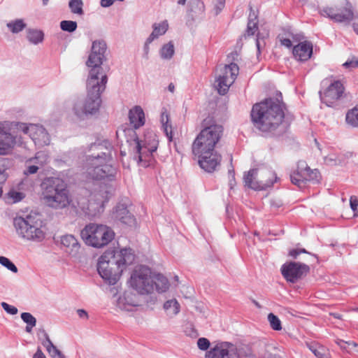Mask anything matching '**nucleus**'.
Here are the masks:
<instances>
[{
	"instance_id": "9",
	"label": "nucleus",
	"mask_w": 358,
	"mask_h": 358,
	"mask_svg": "<svg viewBox=\"0 0 358 358\" xmlns=\"http://www.w3.org/2000/svg\"><path fill=\"white\" fill-rule=\"evenodd\" d=\"M151 280V271L145 266L136 267L130 278L131 286L139 294H149L154 291Z\"/></svg>"
},
{
	"instance_id": "32",
	"label": "nucleus",
	"mask_w": 358,
	"mask_h": 358,
	"mask_svg": "<svg viewBox=\"0 0 358 358\" xmlns=\"http://www.w3.org/2000/svg\"><path fill=\"white\" fill-rule=\"evenodd\" d=\"M50 157L47 152L39 151L37 152L34 157L30 158L27 162L35 164L40 167H43L49 161Z\"/></svg>"
},
{
	"instance_id": "17",
	"label": "nucleus",
	"mask_w": 358,
	"mask_h": 358,
	"mask_svg": "<svg viewBox=\"0 0 358 358\" xmlns=\"http://www.w3.org/2000/svg\"><path fill=\"white\" fill-rule=\"evenodd\" d=\"M193 154L198 157L199 166L208 173L216 171L222 161V156L217 150L194 152Z\"/></svg>"
},
{
	"instance_id": "22",
	"label": "nucleus",
	"mask_w": 358,
	"mask_h": 358,
	"mask_svg": "<svg viewBox=\"0 0 358 358\" xmlns=\"http://www.w3.org/2000/svg\"><path fill=\"white\" fill-rule=\"evenodd\" d=\"M139 296L133 292L126 291L117 300V306L121 310L132 311L135 307L140 305Z\"/></svg>"
},
{
	"instance_id": "6",
	"label": "nucleus",
	"mask_w": 358,
	"mask_h": 358,
	"mask_svg": "<svg viewBox=\"0 0 358 358\" xmlns=\"http://www.w3.org/2000/svg\"><path fill=\"white\" fill-rule=\"evenodd\" d=\"M41 220L36 215H27L25 217H17L13 220L16 232L21 238L38 242L45 238V232L41 229Z\"/></svg>"
},
{
	"instance_id": "48",
	"label": "nucleus",
	"mask_w": 358,
	"mask_h": 358,
	"mask_svg": "<svg viewBox=\"0 0 358 358\" xmlns=\"http://www.w3.org/2000/svg\"><path fill=\"white\" fill-rule=\"evenodd\" d=\"M310 349L317 358H329V355L326 353L325 350L322 347L318 348L311 347Z\"/></svg>"
},
{
	"instance_id": "13",
	"label": "nucleus",
	"mask_w": 358,
	"mask_h": 358,
	"mask_svg": "<svg viewBox=\"0 0 358 358\" xmlns=\"http://www.w3.org/2000/svg\"><path fill=\"white\" fill-rule=\"evenodd\" d=\"M107 76L103 72V69H91L87 82V94L101 96L107 83Z\"/></svg>"
},
{
	"instance_id": "5",
	"label": "nucleus",
	"mask_w": 358,
	"mask_h": 358,
	"mask_svg": "<svg viewBox=\"0 0 358 358\" xmlns=\"http://www.w3.org/2000/svg\"><path fill=\"white\" fill-rule=\"evenodd\" d=\"M126 136H130L131 138L127 139V142L133 147L137 154L138 162L142 163L143 166H148V163L152 158V154L158 147V141L156 135L152 133H148L145 135L144 140H139L136 131L133 129H127L124 131Z\"/></svg>"
},
{
	"instance_id": "29",
	"label": "nucleus",
	"mask_w": 358,
	"mask_h": 358,
	"mask_svg": "<svg viewBox=\"0 0 358 358\" xmlns=\"http://www.w3.org/2000/svg\"><path fill=\"white\" fill-rule=\"evenodd\" d=\"M151 280L154 285V290L156 289L158 292H166L169 287L168 279L160 273H157L151 275Z\"/></svg>"
},
{
	"instance_id": "3",
	"label": "nucleus",
	"mask_w": 358,
	"mask_h": 358,
	"mask_svg": "<svg viewBox=\"0 0 358 358\" xmlns=\"http://www.w3.org/2000/svg\"><path fill=\"white\" fill-rule=\"evenodd\" d=\"M42 198L49 207L61 209L70 203L69 190L65 182L56 177L45 178L41 184Z\"/></svg>"
},
{
	"instance_id": "47",
	"label": "nucleus",
	"mask_w": 358,
	"mask_h": 358,
	"mask_svg": "<svg viewBox=\"0 0 358 358\" xmlns=\"http://www.w3.org/2000/svg\"><path fill=\"white\" fill-rule=\"evenodd\" d=\"M336 343L342 350H347L348 345V347L352 346L354 348H357V351H358V344H357L354 341H345L342 339H337L336 341Z\"/></svg>"
},
{
	"instance_id": "4",
	"label": "nucleus",
	"mask_w": 358,
	"mask_h": 358,
	"mask_svg": "<svg viewBox=\"0 0 358 358\" xmlns=\"http://www.w3.org/2000/svg\"><path fill=\"white\" fill-rule=\"evenodd\" d=\"M202 127L192 143V153L216 150L215 148L223 135L222 126L215 124L212 119H205Z\"/></svg>"
},
{
	"instance_id": "44",
	"label": "nucleus",
	"mask_w": 358,
	"mask_h": 358,
	"mask_svg": "<svg viewBox=\"0 0 358 358\" xmlns=\"http://www.w3.org/2000/svg\"><path fill=\"white\" fill-rule=\"evenodd\" d=\"M303 174L307 178H309L308 179L306 180V182L307 181H311V180H316V181L319 180L318 178L320 177V174H319V172L316 169L311 170L309 167L306 166L303 169Z\"/></svg>"
},
{
	"instance_id": "26",
	"label": "nucleus",
	"mask_w": 358,
	"mask_h": 358,
	"mask_svg": "<svg viewBox=\"0 0 358 358\" xmlns=\"http://www.w3.org/2000/svg\"><path fill=\"white\" fill-rule=\"evenodd\" d=\"M129 120L130 124L136 129L145 124V114L141 106H136L129 111Z\"/></svg>"
},
{
	"instance_id": "35",
	"label": "nucleus",
	"mask_w": 358,
	"mask_h": 358,
	"mask_svg": "<svg viewBox=\"0 0 358 358\" xmlns=\"http://www.w3.org/2000/svg\"><path fill=\"white\" fill-rule=\"evenodd\" d=\"M164 308L169 315L173 316L180 312V304L176 299H171L164 303Z\"/></svg>"
},
{
	"instance_id": "49",
	"label": "nucleus",
	"mask_w": 358,
	"mask_h": 358,
	"mask_svg": "<svg viewBox=\"0 0 358 358\" xmlns=\"http://www.w3.org/2000/svg\"><path fill=\"white\" fill-rule=\"evenodd\" d=\"M1 306L3 308V309L8 314L16 315L18 312V310L16 307L9 305L6 302H2L1 303Z\"/></svg>"
},
{
	"instance_id": "56",
	"label": "nucleus",
	"mask_w": 358,
	"mask_h": 358,
	"mask_svg": "<svg viewBox=\"0 0 358 358\" xmlns=\"http://www.w3.org/2000/svg\"><path fill=\"white\" fill-rule=\"evenodd\" d=\"M228 174H229V185L230 186V188L232 189L236 184L234 170L233 169H229L228 171Z\"/></svg>"
},
{
	"instance_id": "42",
	"label": "nucleus",
	"mask_w": 358,
	"mask_h": 358,
	"mask_svg": "<svg viewBox=\"0 0 358 358\" xmlns=\"http://www.w3.org/2000/svg\"><path fill=\"white\" fill-rule=\"evenodd\" d=\"M77 22L72 20H63L60 22L62 30L67 32H73L77 29Z\"/></svg>"
},
{
	"instance_id": "18",
	"label": "nucleus",
	"mask_w": 358,
	"mask_h": 358,
	"mask_svg": "<svg viewBox=\"0 0 358 358\" xmlns=\"http://www.w3.org/2000/svg\"><path fill=\"white\" fill-rule=\"evenodd\" d=\"M321 15L327 17L336 22H350L353 20L354 14L350 6L343 8L338 7H324L320 10Z\"/></svg>"
},
{
	"instance_id": "41",
	"label": "nucleus",
	"mask_w": 358,
	"mask_h": 358,
	"mask_svg": "<svg viewBox=\"0 0 358 358\" xmlns=\"http://www.w3.org/2000/svg\"><path fill=\"white\" fill-rule=\"evenodd\" d=\"M69 6L71 13L79 15H83V2L82 0H70Z\"/></svg>"
},
{
	"instance_id": "15",
	"label": "nucleus",
	"mask_w": 358,
	"mask_h": 358,
	"mask_svg": "<svg viewBox=\"0 0 358 358\" xmlns=\"http://www.w3.org/2000/svg\"><path fill=\"white\" fill-rule=\"evenodd\" d=\"M111 150L112 146L108 141L96 142L90 146L89 151L92 154L87 156L86 159L95 162H110L113 159Z\"/></svg>"
},
{
	"instance_id": "30",
	"label": "nucleus",
	"mask_w": 358,
	"mask_h": 358,
	"mask_svg": "<svg viewBox=\"0 0 358 358\" xmlns=\"http://www.w3.org/2000/svg\"><path fill=\"white\" fill-rule=\"evenodd\" d=\"M169 28V24L166 20L160 23H155L152 24V31L148 36V43H152L155 39L164 35Z\"/></svg>"
},
{
	"instance_id": "50",
	"label": "nucleus",
	"mask_w": 358,
	"mask_h": 358,
	"mask_svg": "<svg viewBox=\"0 0 358 358\" xmlns=\"http://www.w3.org/2000/svg\"><path fill=\"white\" fill-rule=\"evenodd\" d=\"M351 209L354 212V215L358 217V199L355 196H352L350 199Z\"/></svg>"
},
{
	"instance_id": "45",
	"label": "nucleus",
	"mask_w": 358,
	"mask_h": 358,
	"mask_svg": "<svg viewBox=\"0 0 358 358\" xmlns=\"http://www.w3.org/2000/svg\"><path fill=\"white\" fill-rule=\"evenodd\" d=\"M0 264L6 267L9 271L16 273H17V266L7 257L1 256L0 257Z\"/></svg>"
},
{
	"instance_id": "24",
	"label": "nucleus",
	"mask_w": 358,
	"mask_h": 358,
	"mask_svg": "<svg viewBox=\"0 0 358 358\" xmlns=\"http://www.w3.org/2000/svg\"><path fill=\"white\" fill-rule=\"evenodd\" d=\"M38 337L42 345L45 348L46 350L52 358H66L64 355L54 345L48 334L44 329H40L38 331Z\"/></svg>"
},
{
	"instance_id": "43",
	"label": "nucleus",
	"mask_w": 358,
	"mask_h": 358,
	"mask_svg": "<svg viewBox=\"0 0 358 358\" xmlns=\"http://www.w3.org/2000/svg\"><path fill=\"white\" fill-rule=\"evenodd\" d=\"M268 320L270 323L271 327L273 330L280 331L282 329L281 322L280 319L273 313H269L268 315Z\"/></svg>"
},
{
	"instance_id": "60",
	"label": "nucleus",
	"mask_w": 358,
	"mask_h": 358,
	"mask_svg": "<svg viewBox=\"0 0 358 358\" xmlns=\"http://www.w3.org/2000/svg\"><path fill=\"white\" fill-rule=\"evenodd\" d=\"M33 358H46V357L44 355V353L42 352L41 348H38L36 352L34 355Z\"/></svg>"
},
{
	"instance_id": "33",
	"label": "nucleus",
	"mask_w": 358,
	"mask_h": 358,
	"mask_svg": "<svg viewBox=\"0 0 358 358\" xmlns=\"http://www.w3.org/2000/svg\"><path fill=\"white\" fill-rule=\"evenodd\" d=\"M291 181L295 185H297L299 188H303L306 185V180L308 179L303 174V169L297 170L290 176Z\"/></svg>"
},
{
	"instance_id": "8",
	"label": "nucleus",
	"mask_w": 358,
	"mask_h": 358,
	"mask_svg": "<svg viewBox=\"0 0 358 358\" xmlns=\"http://www.w3.org/2000/svg\"><path fill=\"white\" fill-rule=\"evenodd\" d=\"M276 180L275 173L271 170L250 169L243 176L245 185L255 190H264L271 187Z\"/></svg>"
},
{
	"instance_id": "51",
	"label": "nucleus",
	"mask_w": 358,
	"mask_h": 358,
	"mask_svg": "<svg viewBox=\"0 0 358 358\" xmlns=\"http://www.w3.org/2000/svg\"><path fill=\"white\" fill-rule=\"evenodd\" d=\"M198 348L201 350H206L210 346V341L206 338H200L197 341Z\"/></svg>"
},
{
	"instance_id": "28",
	"label": "nucleus",
	"mask_w": 358,
	"mask_h": 358,
	"mask_svg": "<svg viewBox=\"0 0 358 358\" xmlns=\"http://www.w3.org/2000/svg\"><path fill=\"white\" fill-rule=\"evenodd\" d=\"M11 124V122L8 121L0 122V134L3 136V139L0 141L3 143H8L10 148L15 144V137L10 133Z\"/></svg>"
},
{
	"instance_id": "39",
	"label": "nucleus",
	"mask_w": 358,
	"mask_h": 358,
	"mask_svg": "<svg viewBox=\"0 0 358 358\" xmlns=\"http://www.w3.org/2000/svg\"><path fill=\"white\" fill-rule=\"evenodd\" d=\"M21 318L24 322L27 324L25 330L28 333H31L32 329L36 324V319L29 313H22L21 314Z\"/></svg>"
},
{
	"instance_id": "53",
	"label": "nucleus",
	"mask_w": 358,
	"mask_h": 358,
	"mask_svg": "<svg viewBox=\"0 0 358 358\" xmlns=\"http://www.w3.org/2000/svg\"><path fill=\"white\" fill-rule=\"evenodd\" d=\"M39 169V166L34 164L32 165L27 166V169L24 171V174L28 176L29 174L36 173Z\"/></svg>"
},
{
	"instance_id": "54",
	"label": "nucleus",
	"mask_w": 358,
	"mask_h": 358,
	"mask_svg": "<svg viewBox=\"0 0 358 358\" xmlns=\"http://www.w3.org/2000/svg\"><path fill=\"white\" fill-rule=\"evenodd\" d=\"M343 66L346 69H354L358 67V59H352L345 62Z\"/></svg>"
},
{
	"instance_id": "52",
	"label": "nucleus",
	"mask_w": 358,
	"mask_h": 358,
	"mask_svg": "<svg viewBox=\"0 0 358 358\" xmlns=\"http://www.w3.org/2000/svg\"><path fill=\"white\" fill-rule=\"evenodd\" d=\"M3 159H0V184L3 183L7 179V174L6 173V167L3 162Z\"/></svg>"
},
{
	"instance_id": "31",
	"label": "nucleus",
	"mask_w": 358,
	"mask_h": 358,
	"mask_svg": "<svg viewBox=\"0 0 358 358\" xmlns=\"http://www.w3.org/2000/svg\"><path fill=\"white\" fill-rule=\"evenodd\" d=\"M27 38L30 43L38 45L43 41L44 33L40 29H27Z\"/></svg>"
},
{
	"instance_id": "10",
	"label": "nucleus",
	"mask_w": 358,
	"mask_h": 358,
	"mask_svg": "<svg viewBox=\"0 0 358 358\" xmlns=\"http://www.w3.org/2000/svg\"><path fill=\"white\" fill-rule=\"evenodd\" d=\"M85 169L87 176L96 180L113 181L117 172L116 169L109 162H95L88 159L85 160Z\"/></svg>"
},
{
	"instance_id": "1",
	"label": "nucleus",
	"mask_w": 358,
	"mask_h": 358,
	"mask_svg": "<svg viewBox=\"0 0 358 358\" xmlns=\"http://www.w3.org/2000/svg\"><path fill=\"white\" fill-rule=\"evenodd\" d=\"M285 117L282 104L272 98L253 106L251 118L255 127L262 132H271L282 123Z\"/></svg>"
},
{
	"instance_id": "34",
	"label": "nucleus",
	"mask_w": 358,
	"mask_h": 358,
	"mask_svg": "<svg viewBox=\"0 0 358 358\" xmlns=\"http://www.w3.org/2000/svg\"><path fill=\"white\" fill-rule=\"evenodd\" d=\"M26 26L27 24L22 19L12 20L6 24L7 28L13 34L20 33L26 27Z\"/></svg>"
},
{
	"instance_id": "7",
	"label": "nucleus",
	"mask_w": 358,
	"mask_h": 358,
	"mask_svg": "<svg viewBox=\"0 0 358 358\" xmlns=\"http://www.w3.org/2000/svg\"><path fill=\"white\" fill-rule=\"evenodd\" d=\"M80 236L87 245L101 248L113 241L115 233L106 225L90 223L81 231Z\"/></svg>"
},
{
	"instance_id": "58",
	"label": "nucleus",
	"mask_w": 358,
	"mask_h": 358,
	"mask_svg": "<svg viewBox=\"0 0 358 358\" xmlns=\"http://www.w3.org/2000/svg\"><path fill=\"white\" fill-rule=\"evenodd\" d=\"M113 188L110 187L108 189H106L104 191V194H106V196L104 197V200L101 201L102 203L107 201L109 199V197L113 194Z\"/></svg>"
},
{
	"instance_id": "62",
	"label": "nucleus",
	"mask_w": 358,
	"mask_h": 358,
	"mask_svg": "<svg viewBox=\"0 0 358 358\" xmlns=\"http://www.w3.org/2000/svg\"><path fill=\"white\" fill-rule=\"evenodd\" d=\"M292 38L294 41H300L304 38V36L301 34H292Z\"/></svg>"
},
{
	"instance_id": "12",
	"label": "nucleus",
	"mask_w": 358,
	"mask_h": 358,
	"mask_svg": "<svg viewBox=\"0 0 358 358\" xmlns=\"http://www.w3.org/2000/svg\"><path fill=\"white\" fill-rule=\"evenodd\" d=\"M16 126L24 134H28L36 145L43 147L50 143V135L43 126L26 123H17Z\"/></svg>"
},
{
	"instance_id": "21",
	"label": "nucleus",
	"mask_w": 358,
	"mask_h": 358,
	"mask_svg": "<svg viewBox=\"0 0 358 358\" xmlns=\"http://www.w3.org/2000/svg\"><path fill=\"white\" fill-rule=\"evenodd\" d=\"M344 92V87L341 81L336 80L332 83L323 94L320 93V98L323 103L328 106L338 100Z\"/></svg>"
},
{
	"instance_id": "37",
	"label": "nucleus",
	"mask_w": 358,
	"mask_h": 358,
	"mask_svg": "<svg viewBox=\"0 0 358 358\" xmlns=\"http://www.w3.org/2000/svg\"><path fill=\"white\" fill-rule=\"evenodd\" d=\"M257 17L255 13H250L246 30V34L248 36L254 35L257 31Z\"/></svg>"
},
{
	"instance_id": "36",
	"label": "nucleus",
	"mask_w": 358,
	"mask_h": 358,
	"mask_svg": "<svg viewBox=\"0 0 358 358\" xmlns=\"http://www.w3.org/2000/svg\"><path fill=\"white\" fill-rule=\"evenodd\" d=\"M345 121L350 126L358 128V107H355L348 111Z\"/></svg>"
},
{
	"instance_id": "63",
	"label": "nucleus",
	"mask_w": 358,
	"mask_h": 358,
	"mask_svg": "<svg viewBox=\"0 0 358 358\" xmlns=\"http://www.w3.org/2000/svg\"><path fill=\"white\" fill-rule=\"evenodd\" d=\"M300 254L299 250L293 249L289 251V255L293 258H296L297 256Z\"/></svg>"
},
{
	"instance_id": "14",
	"label": "nucleus",
	"mask_w": 358,
	"mask_h": 358,
	"mask_svg": "<svg viewBox=\"0 0 358 358\" xmlns=\"http://www.w3.org/2000/svg\"><path fill=\"white\" fill-rule=\"evenodd\" d=\"M101 96L96 95L87 94V97L84 100H78L74 106L73 110L78 117L83 115H92L96 113L101 105Z\"/></svg>"
},
{
	"instance_id": "2",
	"label": "nucleus",
	"mask_w": 358,
	"mask_h": 358,
	"mask_svg": "<svg viewBox=\"0 0 358 358\" xmlns=\"http://www.w3.org/2000/svg\"><path fill=\"white\" fill-rule=\"evenodd\" d=\"M134 260L131 249L124 248L119 252H105L99 259L97 271L100 276L109 285H115L119 280L125 268Z\"/></svg>"
},
{
	"instance_id": "57",
	"label": "nucleus",
	"mask_w": 358,
	"mask_h": 358,
	"mask_svg": "<svg viewBox=\"0 0 358 358\" xmlns=\"http://www.w3.org/2000/svg\"><path fill=\"white\" fill-rule=\"evenodd\" d=\"M280 38V41L282 45L285 46L287 48H291L292 45V41L289 38H285L283 37L278 36Z\"/></svg>"
},
{
	"instance_id": "40",
	"label": "nucleus",
	"mask_w": 358,
	"mask_h": 358,
	"mask_svg": "<svg viewBox=\"0 0 358 358\" xmlns=\"http://www.w3.org/2000/svg\"><path fill=\"white\" fill-rule=\"evenodd\" d=\"M175 52L173 42L170 41L164 45L160 50V56L164 59H170L172 58Z\"/></svg>"
},
{
	"instance_id": "23",
	"label": "nucleus",
	"mask_w": 358,
	"mask_h": 358,
	"mask_svg": "<svg viewBox=\"0 0 358 358\" xmlns=\"http://www.w3.org/2000/svg\"><path fill=\"white\" fill-rule=\"evenodd\" d=\"M292 53L296 60L306 62L310 58L313 54V44L308 41L301 42L294 46Z\"/></svg>"
},
{
	"instance_id": "19",
	"label": "nucleus",
	"mask_w": 358,
	"mask_h": 358,
	"mask_svg": "<svg viewBox=\"0 0 358 358\" xmlns=\"http://www.w3.org/2000/svg\"><path fill=\"white\" fill-rule=\"evenodd\" d=\"M107 46L103 41H95L92 43V51L86 62L87 66L92 69H102L101 65L105 59Z\"/></svg>"
},
{
	"instance_id": "61",
	"label": "nucleus",
	"mask_w": 358,
	"mask_h": 358,
	"mask_svg": "<svg viewBox=\"0 0 358 358\" xmlns=\"http://www.w3.org/2000/svg\"><path fill=\"white\" fill-rule=\"evenodd\" d=\"M151 43H148V38H147L145 43V45H144V48H143V50H144V55H145V58H148V53H149V45Z\"/></svg>"
},
{
	"instance_id": "11",
	"label": "nucleus",
	"mask_w": 358,
	"mask_h": 358,
	"mask_svg": "<svg viewBox=\"0 0 358 358\" xmlns=\"http://www.w3.org/2000/svg\"><path fill=\"white\" fill-rule=\"evenodd\" d=\"M238 72V66L234 62L226 64L220 69V72L215 81V87L220 94L224 95L228 92L230 86L234 83Z\"/></svg>"
},
{
	"instance_id": "16",
	"label": "nucleus",
	"mask_w": 358,
	"mask_h": 358,
	"mask_svg": "<svg viewBox=\"0 0 358 358\" xmlns=\"http://www.w3.org/2000/svg\"><path fill=\"white\" fill-rule=\"evenodd\" d=\"M310 271V268L305 264L291 262L284 264L281 267L282 276L287 281L295 283L299 279L306 275Z\"/></svg>"
},
{
	"instance_id": "27",
	"label": "nucleus",
	"mask_w": 358,
	"mask_h": 358,
	"mask_svg": "<svg viewBox=\"0 0 358 358\" xmlns=\"http://www.w3.org/2000/svg\"><path fill=\"white\" fill-rule=\"evenodd\" d=\"M61 244L66 252L72 255H76L80 249V244L76 237L71 234H66L61 237Z\"/></svg>"
},
{
	"instance_id": "46",
	"label": "nucleus",
	"mask_w": 358,
	"mask_h": 358,
	"mask_svg": "<svg viewBox=\"0 0 358 358\" xmlns=\"http://www.w3.org/2000/svg\"><path fill=\"white\" fill-rule=\"evenodd\" d=\"M226 0H214L213 1V12L215 15H217L224 9Z\"/></svg>"
},
{
	"instance_id": "64",
	"label": "nucleus",
	"mask_w": 358,
	"mask_h": 358,
	"mask_svg": "<svg viewBox=\"0 0 358 358\" xmlns=\"http://www.w3.org/2000/svg\"><path fill=\"white\" fill-rule=\"evenodd\" d=\"M13 196L16 199V200H20L23 198L22 193L20 192H15L13 195Z\"/></svg>"
},
{
	"instance_id": "25",
	"label": "nucleus",
	"mask_w": 358,
	"mask_h": 358,
	"mask_svg": "<svg viewBox=\"0 0 358 358\" xmlns=\"http://www.w3.org/2000/svg\"><path fill=\"white\" fill-rule=\"evenodd\" d=\"M114 219L120 221L122 223L132 226L135 224L134 217L129 212L127 208L122 204L117 205L113 213Z\"/></svg>"
},
{
	"instance_id": "55",
	"label": "nucleus",
	"mask_w": 358,
	"mask_h": 358,
	"mask_svg": "<svg viewBox=\"0 0 358 358\" xmlns=\"http://www.w3.org/2000/svg\"><path fill=\"white\" fill-rule=\"evenodd\" d=\"M10 148H9V143H3L0 141V155H6L8 154L10 150Z\"/></svg>"
},
{
	"instance_id": "59",
	"label": "nucleus",
	"mask_w": 358,
	"mask_h": 358,
	"mask_svg": "<svg viewBox=\"0 0 358 358\" xmlns=\"http://www.w3.org/2000/svg\"><path fill=\"white\" fill-rule=\"evenodd\" d=\"M77 313L80 318L87 319L88 314L84 309H78Z\"/></svg>"
},
{
	"instance_id": "38",
	"label": "nucleus",
	"mask_w": 358,
	"mask_h": 358,
	"mask_svg": "<svg viewBox=\"0 0 358 358\" xmlns=\"http://www.w3.org/2000/svg\"><path fill=\"white\" fill-rule=\"evenodd\" d=\"M161 122L162 124V127L164 129V131L169 139V141H173V136H172V127L169 124V115L166 113H162L161 115Z\"/></svg>"
},
{
	"instance_id": "20",
	"label": "nucleus",
	"mask_w": 358,
	"mask_h": 358,
	"mask_svg": "<svg viewBox=\"0 0 358 358\" xmlns=\"http://www.w3.org/2000/svg\"><path fill=\"white\" fill-rule=\"evenodd\" d=\"M206 358H240V356L232 344L224 343L207 352Z\"/></svg>"
}]
</instances>
